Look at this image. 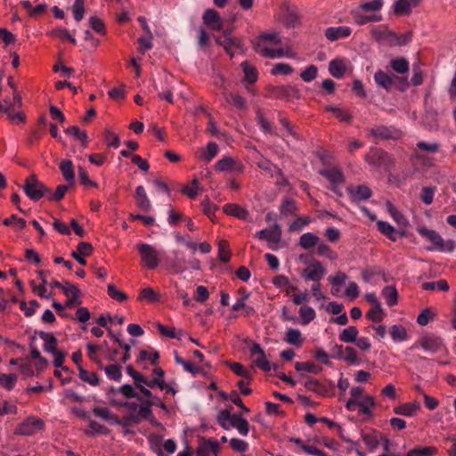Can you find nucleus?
Returning <instances> with one entry per match:
<instances>
[{"mask_svg":"<svg viewBox=\"0 0 456 456\" xmlns=\"http://www.w3.org/2000/svg\"><path fill=\"white\" fill-rule=\"evenodd\" d=\"M295 369L297 371L305 370L310 373L318 374L322 370V368L311 362H297Z\"/></svg>","mask_w":456,"mask_h":456,"instance_id":"obj_44","label":"nucleus"},{"mask_svg":"<svg viewBox=\"0 0 456 456\" xmlns=\"http://www.w3.org/2000/svg\"><path fill=\"white\" fill-rule=\"evenodd\" d=\"M391 68L399 74H405L409 71V62L403 58H395L390 61Z\"/></svg>","mask_w":456,"mask_h":456,"instance_id":"obj_42","label":"nucleus"},{"mask_svg":"<svg viewBox=\"0 0 456 456\" xmlns=\"http://www.w3.org/2000/svg\"><path fill=\"white\" fill-rule=\"evenodd\" d=\"M17 379H18V377L16 374L0 373V386L9 391L14 387V386L17 382Z\"/></svg>","mask_w":456,"mask_h":456,"instance_id":"obj_47","label":"nucleus"},{"mask_svg":"<svg viewBox=\"0 0 456 456\" xmlns=\"http://www.w3.org/2000/svg\"><path fill=\"white\" fill-rule=\"evenodd\" d=\"M346 70V68L342 59L332 60L329 64V71L336 78H342Z\"/></svg>","mask_w":456,"mask_h":456,"instance_id":"obj_30","label":"nucleus"},{"mask_svg":"<svg viewBox=\"0 0 456 456\" xmlns=\"http://www.w3.org/2000/svg\"><path fill=\"white\" fill-rule=\"evenodd\" d=\"M93 413L94 416L101 418L102 419L109 422L111 425H115V423H119L118 416L112 413L106 407H94L93 409Z\"/></svg>","mask_w":456,"mask_h":456,"instance_id":"obj_27","label":"nucleus"},{"mask_svg":"<svg viewBox=\"0 0 456 456\" xmlns=\"http://www.w3.org/2000/svg\"><path fill=\"white\" fill-rule=\"evenodd\" d=\"M390 335L395 341H403L408 338L407 330L402 325H393L390 328Z\"/></svg>","mask_w":456,"mask_h":456,"instance_id":"obj_48","label":"nucleus"},{"mask_svg":"<svg viewBox=\"0 0 456 456\" xmlns=\"http://www.w3.org/2000/svg\"><path fill=\"white\" fill-rule=\"evenodd\" d=\"M297 210V203L294 200L286 198L281 202L280 212L281 215L288 216L294 215Z\"/></svg>","mask_w":456,"mask_h":456,"instance_id":"obj_40","label":"nucleus"},{"mask_svg":"<svg viewBox=\"0 0 456 456\" xmlns=\"http://www.w3.org/2000/svg\"><path fill=\"white\" fill-rule=\"evenodd\" d=\"M299 315L301 317L302 323L305 325L312 322L316 316L314 310L308 305H304L300 307Z\"/></svg>","mask_w":456,"mask_h":456,"instance_id":"obj_52","label":"nucleus"},{"mask_svg":"<svg viewBox=\"0 0 456 456\" xmlns=\"http://www.w3.org/2000/svg\"><path fill=\"white\" fill-rule=\"evenodd\" d=\"M382 295L389 306H394L398 302V293L395 286H387L382 290Z\"/></svg>","mask_w":456,"mask_h":456,"instance_id":"obj_38","label":"nucleus"},{"mask_svg":"<svg viewBox=\"0 0 456 456\" xmlns=\"http://www.w3.org/2000/svg\"><path fill=\"white\" fill-rule=\"evenodd\" d=\"M78 372H79L78 373L79 379L81 380H83L84 382H86V383L90 384L91 386L99 385L100 379H99V377L96 372H94V371L90 372V371L85 370L82 366H79Z\"/></svg>","mask_w":456,"mask_h":456,"instance_id":"obj_35","label":"nucleus"},{"mask_svg":"<svg viewBox=\"0 0 456 456\" xmlns=\"http://www.w3.org/2000/svg\"><path fill=\"white\" fill-rule=\"evenodd\" d=\"M419 233L430 240L433 247L428 248V250H439L442 252H452L455 248V242L452 240L444 241L440 234L435 230L421 227L418 229Z\"/></svg>","mask_w":456,"mask_h":456,"instance_id":"obj_2","label":"nucleus"},{"mask_svg":"<svg viewBox=\"0 0 456 456\" xmlns=\"http://www.w3.org/2000/svg\"><path fill=\"white\" fill-rule=\"evenodd\" d=\"M45 423L40 418L28 417L15 428L14 434L19 436H31L37 430L43 429Z\"/></svg>","mask_w":456,"mask_h":456,"instance_id":"obj_9","label":"nucleus"},{"mask_svg":"<svg viewBox=\"0 0 456 456\" xmlns=\"http://www.w3.org/2000/svg\"><path fill=\"white\" fill-rule=\"evenodd\" d=\"M285 341L290 345L300 346L303 339L300 330L297 329H289L286 332Z\"/></svg>","mask_w":456,"mask_h":456,"instance_id":"obj_41","label":"nucleus"},{"mask_svg":"<svg viewBox=\"0 0 456 456\" xmlns=\"http://www.w3.org/2000/svg\"><path fill=\"white\" fill-rule=\"evenodd\" d=\"M241 68L244 72L245 80L249 84H254L256 82L258 77V73L256 69L250 65L248 61H244L241 63Z\"/></svg>","mask_w":456,"mask_h":456,"instance_id":"obj_39","label":"nucleus"},{"mask_svg":"<svg viewBox=\"0 0 456 456\" xmlns=\"http://www.w3.org/2000/svg\"><path fill=\"white\" fill-rule=\"evenodd\" d=\"M136 205L143 212H149L151 209V201L146 194L142 185H139L135 191Z\"/></svg>","mask_w":456,"mask_h":456,"instance_id":"obj_23","label":"nucleus"},{"mask_svg":"<svg viewBox=\"0 0 456 456\" xmlns=\"http://www.w3.org/2000/svg\"><path fill=\"white\" fill-rule=\"evenodd\" d=\"M378 230L387 236L389 240L392 241H395L397 240V237H404L405 232L404 231H397L395 230L390 224L385 221H378L377 223Z\"/></svg>","mask_w":456,"mask_h":456,"instance_id":"obj_19","label":"nucleus"},{"mask_svg":"<svg viewBox=\"0 0 456 456\" xmlns=\"http://www.w3.org/2000/svg\"><path fill=\"white\" fill-rule=\"evenodd\" d=\"M256 121L260 126L261 129L266 134H273V129L272 124L269 122L267 118H265L263 112L260 110L256 111Z\"/></svg>","mask_w":456,"mask_h":456,"instance_id":"obj_57","label":"nucleus"},{"mask_svg":"<svg viewBox=\"0 0 456 456\" xmlns=\"http://www.w3.org/2000/svg\"><path fill=\"white\" fill-rule=\"evenodd\" d=\"M347 191H348L350 200L355 203L362 201V200H369L372 195L371 190L366 185H359L356 187H350V188H347Z\"/></svg>","mask_w":456,"mask_h":456,"instance_id":"obj_16","label":"nucleus"},{"mask_svg":"<svg viewBox=\"0 0 456 456\" xmlns=\"http://www.w3.org/2000/svg\"><path fill=\"white\" fill-rule=\"evenodd\" d=\"M263 40H260L258 38L257 41L253 42V49L259 53L261 55L266 58H274L275 57V52L273 49L267 48L263 45Z\"/></svg>","mask_w":456,"mask_h":456,"instance_id":"obj_49","label":"nucleus"},{"mask_svg":"<svg viewBox=\"0 0 456 456\" xmlns=\"http://www.w3.org/2000/svg\"><path fill=\"white\" fill-rule=\"evenodd\" d=\"M88 428L89 429L85 430V433L87 436H95L98 434H104L108 435L110 433V430L108 428H106L103 425L99 424L95 420L88 419Z\"/></svg>","mask_w":456,"mask_h":456,"instance_id":"obj_37","label":"nucleus"},{"mask_svg":"<svg viewBox=\"0 0 456 456\" xmlns=\"http://www.w3.org/2000/svg\"><path fill=\"white\" fill-rule=\"evenodd\" d=\"M420 346L427 352L436 353L444 346L441 338L434 334H425L419 338L417 342L412 346V348Z\"/></svg>","mask_w":456,"mask_h":456,"instance_id":"obj_8","label":"nucleus"},{"mask_svg":"<svg viewBox=\"0 0 456 456\" xmlns=\"http://www.w3.org/2000/svg\"><path fill=\"white\" fill-rule=\"evenodd\" d=\"M385 313L380 305L372 306L366 314V317L375 322H380L384 318Z\"/></svg>","mask_w":456,"mask_h":456,"instance_id":"obj_53","label":"nucleus"},{"mask_svg":"<svg viewBox=\"0 0 456 456\" xmlns=\"http://www.w3.org/2000/svg\"><path fill=\"white\" fill-rule=\"evenodd\" d=\"M35 334L38 335L45 342L44 350L45 352L53 354L58 351L57 344L58 340L52 333L45 331H35Z\"/></svg>","mask_w":456,"mask_h":456,"instance_id":"obj_24","label":"nucleus"},{"mask_svg":"<svg viewBox=\"0 0 456 456\" xmlns=\"http://www.w3.org/2000/svg\"><path fill=\"white\" fill-rule=\"evenodd\" d=\"M142 405L139 408L136 416H139L140 421L142 419H148L152 415L151 407L155 403L151 400L142 401Z\"/></svg>","mask_w":456,"mask_h":456,"instance_id":"obj_51","label":"nucleus"},{"mask_svg":"<svg viewBox=\"0 0 456 456\" xmlns=\"http://www.w3.org/2000/svg\"><path fill=\"white\" fill-rule=\"evenodd\" d=\"M199 440L200 445L197 448V453L209 454V452L211 451L215 455H216L219 452L220 446L215 439L200 436Z\"/></svg>","mask_w":456,"mask_h":456,"instance_id":"obj_17","label":"nucleus"},{"mask_svg":"<svg viewBox=\"0 0 456 456\" xmlns=\"http://www.w3.org/2000/svg\"><path fill=\"white\" fill-rule=\"evenodd\" d=\"M334 383L332 381L329 382V387L325 385L322 384L319 380L307 377V380L305 382V387L313 391L320 395H328L330 391L334 389Z\"/></svg>","mask_w":456,"mask_h":456,"instance_id":"obj_14","label":"nucleus"},{"mask_svg":"<svg viewBox=\"0 0 456 456\" xmlns=\"http://www.w3.org/2000/svg\"><path fill=\"white\" fill-rule=\"evenodd\" d=\"M316 246H317V250H316L317 255L322 256H327L330 259H335L337 257V254L327 244L318 242V244Z\"/></svg>","mask_w":456,"mask_h":456,"instance_id":"obj_63","label":"nucleus"},{"mask_svg":"<svg viewBox=\"0 0 456 456\" xmlns=\"http://www.w3.org/2000/svg\"><path fill=\"white\" fill-rule=\"evenodd\" d=\"M22 188L25 194L33 201H38L51 194V189L40 182L35 174L26 178Z\"/></svg>","mask_w":456,"mask_h":456,"instance_id":"obj_1","label":"nucleus"},{"mask_svg":"<svg viewBox=\"0 0 456 456\" xmlns=\"http://www.w3.org/2000/svg\"><path fill=\"white\" fill-rule=\"evenodd\" d=\"M215 168L219 172L241 174L243 173L245 167L240 161L226 156L216 162Z\"/></svg>","mask_w":456,"mask_h":456,"instance_id":"obj_11","label":"nucleus"},{"mask_svg":"<svg viewBox=\"0 0 456 456\" xmlns=\"http://www.w3.org/2000/svg\"><path fill=\"white\" fill-rule=\"evenodd\" d=\"M364 159L369 165L385 171H390L394 164L390 154L379 148H371Z\"/></svg>","mask_w":456,"mask_h":456,"instance_id":"obj_3","label":"nucleus"},{"mask_svg":"<svg viewBox=\"0 0 456 456\" xmlns=\"http://www.w3.org/2000/svg\"><path fill=\"white\" fill-rule=\"evenodd\" d=\"M249 352L251 356H256V358L254 359L253 362L257 368L264 371H270L272 368L274 370H277L278 365L275 363L272 365L269 362V361L266 359L265 351L262 349L260 344L256 342H252L251 347L249 348Z\"/></svg>","mask_w":456,"mask_h":456,"instance_id":"obj_7","label":"nucleus"},{"mask_svg":"<svg viewBox=\"0 0 456 456\" xmlns=\"http://www.w3.org/2000/svg\"><path fill=\"white\" fill-rule=\"evenodd\" d=\"M283 11L282 23L287 28H294L301 25V14L297 5L285 1L281 4Z\"/></svg>","mask_w":456,"mask_h":456,"instance_id":"obj_6","label":"nucleus"},{"mask_svg":"<svg viewBox=\"0 0 456 456\" xmlns=\"http://www.w3.org/2000/svg\"><path fill=\"white\" fill-rule=\"evenodd\" d=\"M320 238L312 232H306L301 235L298 245L304 249H310L316 246Z\"/></svg>","mask_w":456,"mask_h":456,"instance_id":"obj_31","label":"nucleus"},{"mask_svg":"<svg viewBox=\"0 0 456 456\" xmlns=\"http://www.w3.org/2000/svg\"><path fill=\"white\" fill-rule=\"evenodd\" d=\"M202 211L203 213L213 221V217L215 216V212L218 208V207L210 201L208 197H206L201 202Z\"/></svg>","mask_w":456,"mask_h":456,"instance_id":"obj_56","label":"nucleus"},{"mask_svg":"<svg viewBox=\"0 0 456 456\" xmlns=\"http://www.w3.org/2000/svg\"><path fill=\"white\" fill-rule=\"evenodd\" d=\"M59 167L69 185H73L75 183V172L72 161L69 159H63L61 161Z\"/></svg>","mask_w":456,"mask_h":456,"instance_id":"obj_25","label":"nucleus"},{"mask_svg":"<svg viewBox=\"0 0 456 456\" xmlns=\"http://www.w3.org/2000/svg\"><path fill=\"white\" fill-rule=\"evenodd\" d=\"M349 27H330L325 30V37L330 41H336L340 38L348 37L351 35Z\"/></svg>","mask_w":456,"mask_h":456,"instance_id":"obj_20","label":"nucleus"},{"mask_svg":"<svg viewBox=\"0 0 456 456\" xmlns=\"http://www.w3.org/2000/svg\"><path fill=\"white\" fill-rule=\"evenodd\" d=\"M321 175L326 177L331 183V185H338L345 183V177L340 169L330 168L321 169L318 172Z\"/></svg>","mask_w":456,"mask_h":456,"instance_id":"obj_21","label":"nucleus"},{"mask_svg":"<svg viewBox=\"0 0 456 456\" xmlns=\"http://www.w3.org/2000/svg\"><path fill=\"white\" fill-rule=\"evenodd\" d=\"M64 132L66 134L73 136L76 140L79 141L82 147H87L88 137L86 131L80 130V128L77 126H71L66 128Z\"/></svg>","mask_w":456,"mask_h":456,"instance_id":"obj_28","label":"nucleus"},{"mask_svg":"<svg viewBox=\"0 0 456 456\" xmlns=\"http://www.w3.org/2000/svg\"><path fill=\"white\" fill-rule=\"evenodd\" d=\"M224 49L227 54L230 55L231 58L233 57V49H242V41L238 37H227L224 38Z\"/></svg>","mask_w":456,"mask_h":456,"instance_id":"obj_33","label":"nucleus"},{"mask_svg":"<svg viewBox=\"0 0 456 456\" xmlns=\"http://www.w3.org/2000/svg\"><path fill=\"white\" fill-rule=\"evenodd\" d=\"M223 94H224L225 101L228 103L232 104L237 109L242 110V109L246 108V101L240 94H233V93H228V92H224Z\"/></svg>","mask_w":456,"mask_h":456,"instance_id":"obj_36","label":"nucleus"},{"mask_svg":"<svg viewBox=\"0 0 456 456\" xmlns=\"http://www.w3.org/2000/svg\"><path fill=\"white\" fill-rule=\"evenodd\" d=\"M223 210L226 215L240 218L241 220H247L249 216V213L246 208L234 203L225 204L223 207Z\"/></svg>","mask_w":456,"mask_h":456,"instance_id":"obj_22","label":"nucleus"},{"mask_svg":"<svg viewBox=\"0 0 456 456\" xmlns=\"http://www.w3.org/2000/svg\"><path fill=\"white\" fill-rule=\"evenodd\" d=\"M236 418H241L238 414H231L230 411L226 410L221 411L217 415V422L218 424L225 430L229 429V426L227 425V421L230 422V425L232 428H236L237 420H235Z\"/></svg>","mask_w":456,"mask_h":456,"instance_id":"obj_26","label":"nucleus"},{"mask_svg":"<svg viewBox=\"0 0 456 456\" xmlns=\"http://www.w3.org/2000/svg\"><path fill=\"white\" fill-rule=\"evenodd\" d=\"M203 22L212 30L221 31L223 29V22L219 13L214 9H208L203 14Z\"/></svg>","mask_w":456,"mask_h":456,"instance_id":"obj_13","label":"nucleus"},{"mask_svg":"<svg viewBox=\"0 0 456 456\" xmlns=\"http://www.w3.org/2000/svg\"><path fill=\"white\" fill-rule=\"evenodd\" d=\"M159 296L151 288H145L141 290L138 300H148L149 302H158Z\"/></svg>","mask_w":456,"mask_h":456,"instance_id":"obj_59","label":"nucleus"},{"mask_svg":"<svg viewBox=\"0 0 456 456\" xmlns=\"http://www.w3.org/2000/svg\"><path fill=\"white\" fill-rule=\"evenodd\" d=\"M136 248L141 256L142 266L149 270H154L159 266V253L152 245L147 243H139L136 245Z\"/></svg>","mask_w":456,"mask_h":456,"instance_id":"obj_4","label":"nucleus"},{"mask_svg":"<svg viewBox=\"0 0 456 456\" xmlns=\"http://www.w3.org/2000/svg\"><path fill=\"white\" fill-rule=\"evenodd\" d=\"M420 409V405L418 403H406L402 405L394 408V412L398 415L403 416H414L417 411Z\"/></svg>","mask_w":456,"mask_h":456,"instance_id":"obj_29","label":"nucleus"},{"mask_svg":"<svg viewBox=\"0 0 456 456\" xmlns=\"http://www.w3.org/2000/svg\"><path fill=\"white\" fill-rule=\"evenodd\" d=\"M69 186V184L68 185H66V184L58 185L54 193L51 192V194L47 195L48 200L50 201H56V202L61 200L64 198L66 192L68 191Z\"/></svg>","mask_w":456,"mask_h":456,"instance_id":"obj_60","label":"nucleus"},{"mask_svg":"<svg viewBox=\"0 0 456 456\" xmlns=\"http://www.w3.org/2000/svg\"><path fill=\"white\" fill-rule=\"evenodd\" d=\"M437 452L435 446H418L410 450L404 456H435Z\"/></svg>","mask_w":456,"mask_h":456,"instance_id":"obj_32","label":"nucleus"},{"mask_svg":"<svg viewBox=\"0 0 456 456\" xmlns=\"http://www.w3.org/2000/svg\"><path fill=\"white\" fill-rule=\"evenodd\" d=\"M395 79H397V76L395 74H387L383 70H378L374 75L375 82L386 90H391L395 86Z\"/></svg>","mask_w":456,"mask_h":456,"instance_id":"obj_18","label":"nucleus"},{"mask_svg":"<svg viewBox=\"0 0 456 456\" xmlns=\"http://www.w3.org/2000/svg\"><path fill=\"white\" fill-rule=\"evenodd\" d=\"M369 135L379 140H398L402 132L392 126H379L369 130Z\"/></svg>","mask_w":456,"mask_h":456,"instance_id":"obj_10","label":"nucleus"},{"mask_svg":"<svg viewBox=\"0 0 456 456\" xmlns=\"http://www.w3.org/2000/svg\"><path fill=\"white\" fill-rule=\"evenodd\" d=\"M256 237L262 240H267L273 243H278L281 238V226L275 224L270 229H264L256 233Z\"/></svg>","mask_w":456,"mask_h":456,"instance_id":"obj_15","label":"nucleus"},{"mask_svg":"<svg viewBox=\"0 0 456 456\" xmlns=\"http://www.w3.org/2000/svg\"><path fill=\"white\" fill-rule=\"evenodd\" d=\"M104 370L110 379L115 381H119L121 379V368L118 364H110L104 368Z\"/></svg>","mask_w":456,"mask_h":456,"instance_id":"obj_55","label":"nucleus"},{"mask_svg":"<svg viewBox=\"0 0 456 456\" xmlns=\"http://www.w3.org/2000/svg\"><path fill=\"white\" fill-rule=\"evenodd\" d=\"M104 142L108 145V147L118 148L120 145L119 136L114 132L106 129L104 132Z\"/></svg>","mask_w":456,"mask_h":456,"instance_id":"obj_58","label":"nucleus"},{"mask_svg":"<svg viewBox=\"0 0 456 456\" xmlns=\"http://www.w3.org/2000/svg\"><path fill=\"white\" fill-rule=\"evenodd\" d=\"M326 273V269L323 267L320 261L314 260L310 264V266L304 269L301 276L306 281H313L320 282Z\"/></svg>","mask_w":456,"mask_h":456,"instance_id":"obj_12","label":"nucleus"},{"mask_svg":"<svg viewBox=\"0 0 456 456\" xmlns=\"http://www.w3.org/2000/svg\"><path fill=\"white\" fill-rule=\"evenodd\" d=\"M358 330L354 326H349L339 334V339L345 343H353L358 336Z\"/></svg>","mask_w":456,"mask_h":456,"instance_id":"obj_43","label":"nucleus"},{"mask_svg":"<svg viewBox=\"0 0 456 456\" xmlns=\"http://www.w3.org/2000/svg\"><path fill=\"white\" fill-rule=\"evenodd\" d=\"M238 294L240 295V297L237 299V302L232 305L233 311H239L245 307V301L250 296V292L244 287H241L238 289Z\"/></svg>","mask_w":456,"mask_h":456,"instance_id":"obj_50","label":"nucleus"},{"mask_svg":"<svg viewBox=\"0 0 456 456\" xmlns=\"http://www.w3.org/2000/svg\"><path fill=\"white\" fill-rule=\"evenodd\" d=\"M218 257L223 263H228L230 261L231 251L227 240H221L218 242Z\"/></svg>","mask_w":456,"mask_h":456,"instance_id":"obj_46","label":"nucleus"},{"mask_svg":"<svg viewBox=\"0 0 456 456\" xmlns=\"http://www.w3.org/2000/svg\"><path fill=\"white\" fill-rule=\"evenodd\" d=\"M266 96L274 99H285L290 101L292 99H300V91L290 85L286 86H268L265 89Z\"/></svg>","mask_w":456,"mask_h":456,"instance_id":"obj_5","label":"nucleus"},{"mask_svg":"<svg viewBox=\"0 0 456 456\" xmlns=\"http://www.w3.org/2000/svg\"><path fill=\"white\" fill-rule=\"evenodd\" d=\"M436 191V188L435 186L424 187L420 194V200L423 201V203L426 205H430L434 200Z\"/></svg>","mask_w":456,"mask_h":456,"instance_id":"obj_61","label":"nucleus"},{"mask_svg":"<svg viewBox=\"0 0 456 456\" xmlns=\"http://www.w3.org/2000/svg\"><path fill=\"white\" fill-rule=\"evenodd\" d=\"M325 109L327 111L332 112L339 121L351 123L353 117L348 110L335 106H327Z\"/></svg>","mask_w":456,"mask_h":456,"instance_id":"obj_34","label":"nucleus"},{"mask_svg":"<svg viewBox=\"0 0 456 456\" xmlns=\"http://www.w3.org/2000/svg\"><path fill=\"white\" fill-rule=\"evenodd\" d=\"M374 400L371 396L367 395L362 401L358 402V406L360 407V411L368 416H371L372 413L370 410V407L374 406Z\"/></svg>","mask_w":456,"mask_h":456,"instance_id":"obj_62","label":"nucleus"},{"mask_svg":"<svg viewBox=\"0 0 456 456\" xmlns=\"http://www.w3.org/2000/svg\"><path fill=\"white\" fill-rule=\"evenodd\" d=\"M226 365L238 376L247 379L248 380L252 379L250 372L244 368L240 362H226Z\"/></svg>","mask_w":456,"mask_h":456,"instance_id":"obj_45","label":"nucleus"},{"mask_svg":"<svg viewBox=\"0 0 456 456\" xmlns=\"http://www.w3.org/2000/svg\"><path fill=\"white\" fill-rule=\"evenodd\" d=\"M411 7L406 0H397L394 4V12L396 15H409Z\"/></svg>","mask_w":456,"mask_h":456,"instance_id":"obj_54","label":"nucleus"},{"mask_svg":"<svg viewBox=\"0 0 456 456\" xmlns=\"http://www.w3.org/2000/svg\"><path fill=\"white\" fill-rule=\"evenodd\" d=\"M217 152L218 145L214 142H210L207 144L206 153L201 156V159L207 162H209L217 155Z\"/></svg>","mask_w":456,"mask_h":456,"instance_id":"obj_64","label":"nucleus"}]
</instances>
